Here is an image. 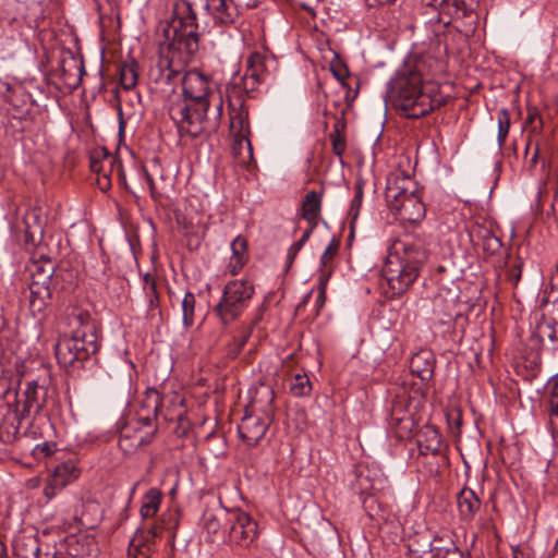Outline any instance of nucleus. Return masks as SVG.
<instances>
[{"mask_svg":"<svg viewBox=\"0 0 558 558\" xmlns=\"http://www.w3.org/2000/svg\"><path fill=\"white\" fill-rule=\"evenodd\" d=\"M53 272L54 267L50 262L45 264L34 263L31 268L32 280L29 286L50 288Z\"/></svg>","mask_w":558,"mask_h":558,"instance_id":"nucleus-34","label":"nucleus"},{"mask_svg":"<svg viewBox=\"0 0 558 558\" xmlns=\"http://www.w3.org/2000/svg\"><path fill=\"white\" fill-rule=\"evenodd\" d=\"M85 74L84 62L74 54L63 58L58 69V77L64 90L72 92L76 89Z\"/></svg>","mask_w":558,"mask_h":558,"instance_id":"nucleus-18","label":"nucleus"},{"mask_svg":"<svg viewBox=\"0 0 558 558\" xmlns=\"http://www.w3.org/2000/svg\"><path fill=\"white\" fill-rule=\"evenodd\" d=\"M302 246V241H296L289 247L287 258L290 264L294 260Z\"/></svg>","mask_w":558,"mask_h":558,"instance_id":"nucleus-64","label":"nucleus"},{"mask_svg":"<svg viewBox=\"0 0 558 558\" xmlns=\"http://www.w3.org/2000/svg\"><path fill=\"white\" fill-rule=\"evenodd\" d=\"M78 324L71 336L61 337L54 348L58 363L63 367H81L98 349L96 327L87 312L74 316Z\"/></svg>","mask_w":558,"mask_h":558,"instance_id":"nucleus-3","label":"nucleus"},{"mask_svg":"<svg viewBox=\"0 0 558 558\" xmlns=\"http://www.w3.org/2000/svg\"><path fill=\"white\" fill-rule=\"evenodd\" d=\"M442 301H444V299L441 298V295H437L435 298V301H434L435 311L442 312L445 318H447V319H453L457 316V313L454 312V300H451L450 304H448L446 306V308H444V310L440 308Z\"/></svg>","mask_w":558,"mask_h":558,"instance_id":"nucleus-53","label":"nucleus"},{"mask_svg":"<svg viewBox=\"0 0 558 558\" xmlns=\"http://www.w3.org/2000/svg\"><path fill=\"white\" fill-rule=\"evenodd\" d=\"M436 359L428 349H422L410 360V371L423 381H428L434 376Z\"/></svg>","mask_w":558,"mask_h":558,"instance_id":"nucleus-22","label":"nucleus"},{"mask_svg":"<svg viewBox=\"0 0 558 558\" xmlns=\"http://www.w3.org/2000/svg\"><path fill=\"white\" fill-rule=\"evenodd\" d=\"M230 134H251L248 109L239 86H228Z\"/></svg>","mask_w":558,"mask_h":558,"instance_id":"nucleus-14","label":"nucleus"},{"mask_svg":"<svg viewBox=\"0 0 558 558\" xmlns=\"http://www.w3.org/2000/svg\"><path fill=\"white\" fill-rule=\"evenodd\" d=\"M116 156L110 154L106 148H99L90 155V170L95 172L98 178H101V173L106 172V168L112 170V166L116 162Z\"/></svg>","mask_w":558,"mask_h":558,"instance_id":"nucleus-36","label":"nucleus"},{"mask_svg":"<svg viewBox=\"0 0 558 558\" xmlns=\"http://www.w3.org/2000/svg\"><path fill=\"white\" fill-rule=\"evenodd\" d=\"M403 66L409 69L412 74L420 75L424 85L444 69L442 61L430 54H422L412 61H407Z\"/></svg>","mask_w":558,"mask_h":558,"instance_id":"nucleus-20","label":"nucleus"},{"mask_svg":"<svg viewBox=\"0 0 558 558\" xmlns=\"http://www.w3.org/2000/svg\"><path fill=\"white\" fill-rule=\"evenodd\" d=\"M232 154L238 163L247 167L253 161V147L250 140L251 134H234Z\"/></svg>","mask_w":558,"mask_h":558,"instance_id":"nucleus-30","label":"nucleus"},{"mask_svg":"<svg viewBox=\"0 0 558 558\" xmlns=\"http://www.w3.org/2000/svg\"><path fill=\"white\" fill-rule=\"evenodd\" d=\"M220 520L223 521V515L221 518L214 515L207 519L205 523L207 531L216 534L218 532V529L220 527Z\"/></svg>","mask_w":558,"mask_h":558,"instance_id":"nucleus-61","label":"nucleus"},{"mask_svg":"<svg viewBox=\"0 0 558 558\" xmlns=\"http://www.w3.org/2000/svg\"><path fill=\"white\" fill-rule=\"evenodd\" d=\"M143 291L147 300V312L154 315L160 307V295L158 292V282L154 274L146 272L143 276Z\"/></svg>","mask_w":558,"mask_h":558,"instance_id":"nucleus-31","label":"nucleus"},{"mask_svg":"<svg viewBox=\"0 0 558 558\" xmlns=\"http://www.w3.org/2000/svg\"><path fill=\"white\" fill-rule=\"evenodd\" d=\"M223 524L228 531L229 542L247 547L257 536V523L241 510L232 509L223 512Z\"/></svg>","mask_w":558,"mask_h":558,"instance_id":"nucleus-12","label":"nucleus"},{"mask_svg":"<svg viewBox=\"0 0 558 558\" xmlns=\"http://www.w3.org/2000/svg\"><path fill=\"white\" fill-rule=\"evenodd\" d=\"M428 251L421 240L404 238L392 243L381 274L393 296L405 293L417 279Z\"/></svg>","mask_w":558,"mask_h":558,"instance_id":"nucleus-2","label":"nucleus"},{"mask_svg":"<svg viewBox=\"0 0 558 558\" xmlns=\"http://www.w3.org/2000/svg\"><path fill=\"white\" fill-rule=\"evenodd\" d=\"M459 517L463 522H471L481 509L482 501L471 488L464 487L457 496Z\"/></svg>","mask_w":558,"mask_h":558,"instance_id":"nucleus-24","label":"nucleus"},{"mask_svg":"<svg viewBox=\"0 0 558 558\" xmlns=\"http://www.w3.org/2000/svg\"><path fill=\"white\" fill-rule=\"evenodd\" d=\"M205 9L216 24L225 26L234 24L240 14L232 0H213L205 3Z\"/></svg>","mask_w":558,"mask_h":558,"instance_id":"nucleus-21","label":"nucleus"},{"mask_svg":"<svg viewBox=\"0 0 558 558\" xmlns=\"http://www.w3.org/2000/svg\"><path fill=\"white\" fill-rule=\"evenodd\" d=\"M330 275L331 269H327L324 270L319 277V290L315 302L317 306L316 315L318 314L319 310L324 306L326 302V287Z\"/></svg>","mask_w":558,"mask_h":558,"instance_id":"nucleus-48","label":"nucleus"},{"mask_svg":"<svg viewBox=\"0 0 558 558\" xmlns=\"http://www.w3.org/2000/svg\"><path fill=\"white\" fill-rule=\"evenodd\" d=\"M56 451V444L45 441L34 447L32 454L36 460H41L50 457Z\"/></svg>","mask_w":558,"mask_h":558,"instance_id":"nucleus-50","label":"nucleus"},{"mask_svg":"<svg viewBox=\"0 0 558 558\" xmlns=\"http://www.w3.org/2000/svg\"><path fill=\"white\" fill-rule=\"evenodd\" d=\"M386 202L399 219L411 223L420 222L426 214L415 180L404 171L396 170L387 178Z\"/></svg>","mask_w":558,"mask_h":558,"instance_id":"nucleus-5","label":"nucleus"},{"mask_svg":"<svg viewBox=\"0 0 558 558\" xmlns=\"http://www.w3.org/2000/svg\"><path fill=\"white\" fill-rule=\"evenodd\" d=\"M8 116V128L13 134L23 133L31 124V113H7Z\"/></svg>","mask_w":558,"mask_h":558,"instance_id":"nucleus-41","label":"nucleus"},{"mask_svg":"<svg viewBox=\"0 0 558 558\" xmlns=\"http://www.w3.org/2000/svg\"><path fill=\"white\" fill-rule=\"evenodd\" d=\"M364 196V182L363 180H357L354 185V196L350 204L349 217L351 218V223L353 225L360 215V210L363 203Z\"/></svg>","mask_w":558,"mask_h":558,"instance_id":"nucleus-43","label":"nucleus"},{"mask_svg":"<svg viewBox=\"0 0 558 558\" xmlns=\"http://www.w3.org/2000/svg\"><path fill=\"white\" fill-rule=\"evenodd\" d=\"M426 9L436 12V15L429 19V22H436L448 26L453 20L465 17L472 11L466 0H425Z\"/></svg>","mask_w":558,"mask_h":558,"instance_id":"nucleus-16","label":"nucleus"},{"mask_svg":"<svg viewBox=\"0 0 558 558\" xmlns=\"http://www.w3.org/2000/svg\"><path fill=\"white\" fill-rule=\"evenodd\" d=\"M420 451L423 454L432 453L437 456L442 450V437L434 426H426L417 440Z\"/></svg>","mask_w":558,"mask_h":558,"instance_id":"nucleus-29","label":"nucleus"},{"mask_svg":"<svg viewBox=\"0 0 558 558\" xmlns=\"http://www.w3.org/2000/svg\"><path fill=\"white\" fill-rule=\"evenodd\" d=\"M426 85L422 84L420 75L402 66L388 82L385 100L400 114L409 119H415L416 106L421 102V96L425 94Z\"/></svg>","mask_w":558,"mask_h":558,"instance_id":"nucleus-7","label":"nucleus"},{"mask_svg":"<svg viewBox=\"0 0 558 558\" xmlns=\"http://www.w3.org/2000/svg\"><path fill=\"white\" fill-rule=\"evenodd\" d=\"M24 7V2L20 0H2L0 2V21L7 23L17 21Z\"/></svg>","mask_w":558,"mask_h":558,"instance_id":"nucleus-38","label":"nucleus"},{"mask_svg":"<svg viewBox=\"0 0 558 558\" xmlns=\"http://www.w3.org/2000/svg\"><path fill=\"white\" fill-rule=\"evenodd\" d=\"M232 256L227 266L230 275H238L247 263V241L244 236L238 235L231 243Z\"/></svg>","mask_w":558,"mask_h":558,"instance_id":"nucleus-28","label":"nucleus"},{"mask_svg":"<svg viewBox=\"0 0 558 558\" xmlns=\"http://www.w3.org/2000/svg\"><path fill=\"white\" fill-rule=\"evenodd\" d=\"M427 546L429 547V553H432V558H462V551L457 546L450 532L435 535Z\"/></svg>","mask_w":558,"mask_h":558,"instance_id":"nucleus-23","label":"nucleus"},{"mask_svg":"<svg viewBox=\"0 0 558 558\" xmlns=\"http://www.w3.org/2000/svg\"><path fill=\"white\" fill-rule=\"evenodd\" d=\"M449 100L448 96L439 93L438 88L426 84L425 94L421 96V102L415 107V119L422 118L429 112L446 106Z\"/></svg>","mask_w":558,"mask_h":558,"instance_id":"nucleus-25","label":"nucleus"},{"mask_svg":"<svg viewBox=\"0 0 558 558\" xmlns=\"http://www.w3.org/2000/svg\"><path fill=\"white\" fill-rule=\"evenodd\" d=\"M119 78L123 89L130 90L137 85L138 64L134 59L124 61L119 65Z\"/></svg>","mask_w":558,"mask_h":558,"instance_id":"nucleus-35","label":"nucleus"},{"mask_svg":"<svg viewBox=\"0 0 558 558\" xmlns=\"http://www.w3.org/2000/svg\"><path fill=\"white\" fill-rule=\"evenodd\" d=\"M482 247L487 255H495L501 251V240L496 236L490 230L485 229L482 234Z\"/></svg>","mask_w":558,"mask_h":558,"instance_id":"nucleus-45","label":"nucleus"},{"mask_svg":"<svg viewBox=\"0 0 558 558\" xmlns=\"http://www.w3.org/2000/svg\"><path fill=\"white\" fill-rule=\"evenodd\" d=\"M51 299V288L29 286V310L35 316L46 308Z\"/></svg>","mask_w":558,"mask_h":558,"instance_id":"nucleus-33","label":"nucleus"},{"mask_svg":"<svg viewBox=\"0 0 558 558\" xmlns=\"http://www.w3.org/2000/svg\"><path fill=\"white\" fill-rule=\"evenodd\" d=\"M345 119H344V112H341L340 116H336V121L333 123V130L330 134H344L345 131Z\"/></svg>","mask_w":558,"mask_h":558,"instance_id":"nucleus-60","label":"nucleus"},{"mask_svg":"<svg viewBox=\"0 0 558 558\" xmlns=\"http://www.w3.org/2000/svg\"><path fill=\"white\" fill-rule=\"evenodd\" d=\"M414 400L403 389L391 402L390 425L399 437L409 436L416 425Z\"/></svg>","mask_w":558,"mask_h":558,"instance_id":"nucleus-13","label":"nucleus"},{"mask_svg":"<svg viewBox=\"0 0 558 558\" xmlns=\"http://www.w3.org/2000/svg\"><path fill=\"white\" fill-rule=\"evenodd\" d=\"M527 128H529L530 135H529V140L526 142V145H525V150H524L525 156L527 155L530 147L532 145V136L539 135L543 131V128H544L543 118L539 119L538 121H536L534 124L529 125Z\"/></svg>","mask_w":558,"mask_h":558,"instance_id":"nucleus-55","label":"nucleus"},{"mask_svg":"<svg viewBox=\"0 0 558 558\" xmlns=\"http://www.w3.org/2000/svg\"><path fill=\"white\" fill-rule=\"evenodd\" d=\"M255 294L254 283L247 279L230 280L222 290L214 313L222 326H228L240 319Z\"/></svg>","mask_w":558,"mask_h":558,"instance_id":"nucleus-9","label":"nucleus"},{"mask_svg":"<svg viewBox=\"0 0 558 558\" xmlns=\"http://www.w3.org/2000/svg\"><path fill=\"white\" fill-rule=\"evenodd\" d=\"M322 202H323V192L310 191L305 194L301 209L300 216L307 221L312 227H317L320 219L322 211Z\"/></svg>","mask_w":558,"mask_h":558,"instance_id":"nucleus-26","label":"nucleus"},{"mask_svg":"<svg viewBox=\"0 0 558 558\" xmlns=\"http://www.w3.org/2000/svg\"><path fill=\"white\" fill-rule=\"evenodd\" d=\"M161 527L167 531H174L179 526V513L177 510H167L160 518Z\"/></svg>","mask_w":558,"mask_h":558,"instance_id":"nucleus-47","label":"nucleus"},{"mask_svg":"<svg viewBox=\"0 0 558 558\" xmlns=\"http://www.w3.org/2000/svg\"><path fill=\"white\" fill-rule=\"evenodd\" d=\"M0 96L8 104L7 113H31L34 106L31 95L19 82L0 78Z\"/></svg>","mask_w":558,"mask_h":558,"instance_id":"nucleus-17","label":"nucleus"},{"mask_svg":"<svg viewBox=\"0 0 558 558\" xmlns=\"http://www.w3.org/2000/svg\"><path fill=\"white\" fill-rule=\"evenodd\" d=\"M497 123H498V133H497L498 147L502 148L505 146L507 136L509 134L510 125H511L510 112L507 108H501L497 111Z\"/></svg>","mask_w":558,"mask_h":558,"instance_id":"nucleus-40","label":"nucleus"},{"mask_svg":"<svg viewBox=\"0 0 558 558\" xmlns=\"http://www.w3.org/2000/svg\"><path fill=\"white\" fill-rule=\"evenodd\" d=\"M63 487L60 485V483H57L52 477L48 476L46 484L43 489V494L47 501L53 499Z\"/></svg>","mask_w":558,"mask_h":558,"instance_id":"nucleus-51","label":"nucleus"},{"mask_svg":"<svg viewBox=\"0 0 558 558\" xmlns=\"http://www.w3.org/2000/svg\"><path fill=\"white\" fill-rule=\"evenodd\" d=\"M162 501V493L156 487L149 488L142 498L140 514L142 519L154 518L159 511Z\"/></svg>","mask_w":558,"mask_h":558,"instance_id":"nucleus-32","label":"nucleus"},{"mask_svg":"<svg viewBox=\"0 0 558 558\" xmlns=\"http://www.w3.org/2000/svg\"><path fill=\"white\" fill-rule=\"evenodd\" d=\"M64 488L78 477V470L71 460L58 464L49 475Z\"/></svg>","mask_w":558,"mask_h":558,"instance_id":"nucleus-37","label":"nucleus"},{"mask_svg":"<svg viewBox=\"0 0 558 558\" xmlns=\"http://www.w3.org/2000/svg\"><path fill=\"white\" fill-rule=\"evenodd\" d=\"M116 175V171L113 169L110 171V168H106V172L101 173V178H98V184L101 190H108L111 186V181Z\"/></svg>","mask_w":558,"mask_h":558,"instance_id":"nucleus-57","label":"nucleus"},{"mask_svg":"<svg viewBox=\"0 0 558 558\" xmlns=\"http://www.w3.org/2000/svg\"><path fill=\"white\" fill-rule=\"evenodd\" d=\"M13 550L17 558H38L40 545L37 535L19 534L13 541Z\"/></svg>","mask_w":558,"mask_h":558,"instance_id":"nucleus-27","label":"nucleus"},{"mask_svg":"<svg viewBox=\"0 0 558 558\" xmlns=\"http://www.w3.org/2000/svg\"><path fill=\"white\" fill-rule=\"evenodd\" d=\"M548 408L551 415V425L558 432V374L550 381Z\"/></svg>","mask_w":558,"mask_h":558,"instance_id":"nucleus-42","label":"nucleus"},{"mask_svg":"<svg viewBox=\"0 0 558 558\" xmlns=\"http://www.w3.org/2000/svg\"><path fill=\"white\" fill-rule=\"evenodd\" d=\"M161 393L155 388H148L141 401L134 422L125 425L120 432L119 446L125 452L150 444L158 430Z\"/></svg>","mask_w":558,"mask_h":558,"instance_id":"nucleus-4","label":"nucleus"},{"mask_svg":"<svg viewBox=\"0 0 558 558\" xmlns=\"http://www.w3.org/2000/svg\"><path fill=\"white\" fill-rule=\"evenodd\" d=\"M112 169L113 171H116L113 180H117L119 184L124 185L126 187V178L120 159L116 158V162L113 163Z\"/></svg>","mask_w":558,"mask_h":558,"instance_id":"nucleus-58","label":"nucleus"},{"mask_svg":"<svg viewBox=\"0 0 558 558\" xmlns=\"http://www.w3.org/2000/svg\"><path fill=\"white\" fill-rule=\"evenodd\" d=\"M179 82L182 85L183 98L177 101L185 104L216 107L218 97H221L214 88L213 81L197 70H192L181 74Z\"/></svg>","mask_w":558,"mask_h":558,"instance_id":"nucleus-11","label":"nucleus"},{"mask_svg":"<svg viewBox=\"0 0 558 558\" xmlns=\"http://www.w3.org/2000/svg\"><path fill=\"white\" fill-rule=\"evenodd\" d=\"M202 35L197 13L190 0H174L171 20L162 27L165 41L173 56L159 57L148 70L149 82L162 92L173 90L183 72V65L189 63L198 50Z\"/></svg>","mask_w":558,"mask_h":558,"instance_id":"nucleus-1","label":"nucleus"},{"mask_svg":"<svg viewBox=\"0 0 558 558\" xmlns=\"http://www.w3.org/2000/svg\"><path fill=\"white\" fill-rule=\"evenodd\" d=\"M339 247H340V241L336 238H332L320 256V264L324 268H326L328 266V264L337 255Z\"/></svg>","mask_w":558,"mask_h":558,"instance_id":"nucleus-49","label":"nucleus"},{"mask_svg":"<svg viewBox=\"0 0 558 558\" xmlns=\"http://www.w3.org/2000/svg\"><path fill=\"white\" fill-rule=\"evenodd\" d=\"M195 294L186 291L181 300L182 324L189 329L195 324Z\"/></svg>","mask_w":558,"mask_h":558,"instance_id":"nucleus-39","label":"nucleus"},{"mask_svg":"<svg viewBox=\"0 0 558 558\" xmlns=\"http://www.w3.org/2000/svg\"><path fill=\"white\" fill-rule=\"evenodd\" d=\"M248 337H250V333H244V335L235 338L234 341L229 347L228 355L231 357H236L243 350Z\"/></svg>","mask_w":558,"mask_h":558,"instance_id":"nucleus-54","label":"nucleus"},{"mask_svg":"<svg viewBox=\"0 0 558 558\" xmlns=\"http://www.w3.org/2000/svg\"><path fill=\"white\" fill-rule=\"evenodd\" d=\"M267 58L265 54L254 51L246 60V69L240 82H234L231 86H239L242 94L251 95L265 82L267 70Z\"/></svg>","mask_w":558,"mask_h":558,"instance_id":"nucleus-15","label":"nucleus"},{"mask_svg":"<svg viewBox=\"0 0 558 558\" xmlns=\"http://www.w3.org/2000/svg\"><path fill=\"white\" fill-rule=\"evenodd\" d=\"M522 275V262L520 259L517 260L514 265H512L508 271H507V278L508 280L513 284L517 286L518 282L521 279Z\"/></svg>","mask_w":558,"mask_h":558,"instance_id":"nucleus-56","label":"nucleus"},{"mask_svg":"<svg viewBox=\"0 0 558 558\" xmlns=\"http://www.w3.org/2000/svg\"><path fill=\"white\" fill-rule=\"evenodd\" d=\"M331 72L335 75V77L341 83L344 82L349 74L347 66L342 64H332Z\"/></svg>","mask_w":558,"mask_h":558,"instance_id":"nucleus-59","label":"nucleus"},{"mask_svg":"<svg viewBox=\"0 0 558 558\" xmlns=\"http://www.w3.org/2000/svg\"><path fill=\"white\" fill-rule=\"evenodd\" d=\"M446 418L448 423V427L450 433L453 436H459L461 434L462 426V414L458 409H453L446 413Z\"/></svg>","mask_w":558,"mask_h":558,"instance_id":"nucleus-46","label":"nucleus"},{"mask_svg":"<svg viewBox=\"0 0 558 558\" xmlns=\"http://www.w3.org/2000/svg\"><path fill=\"white\" fill-rule=\"evenodd\" d=\"M49 384L50 374L46 367H41L40 374L36 378L27 379L22 393L23 398L16 399L14 403V416L19 425L23 420L38 415L44 409Z\"/></svg>","mask_w":558,"mask_h":558,"instance_id":"nucleus-10","label":"nucleus"},{"mask_svg":"<svg viewBox=\"0 0 558 558\" xmlns=\"http://www.w3.org/2000/svg\"><path fill=\"white\" fill-rule=\"evenodd\" d=\"M145 179H146V182L148 184V187H149V192H150V195L151 197L157 201L160 196H161V193H159L157 191V187L155 185V182L153 180V177L147 172L145 171Z\"/></svg>","mask_w":558,"mask_h":558,"instance_id":"nucleus-62","label":"nucleus"},{"mask_svg":"<svg viewBox=\"0 0 558 558\" xmlns=\"http://www.w3.org/2000/svg\"><path fill=\"white\" fill-rule=\"evenodd\" d=\"M539 119H542V116L539 114V112L535 108L529 109L527 110V116H526V119H525V122H524V126L527 128L529 125L534 124Z\"/></svg>","mask_w":558,"mask_h":558,"instance_id":"nucleus-63","label":"nucleus"},{"mask_svg":"<svg viewBox=\"0 0 558 558\" xmlns=\"http://www.w3.org/2000/svg\"><path fill=\"white\" fill-rule=\"evenodd\" d=\"M160 402V415L167 422H181L186 414L185 399L177 391H162Z\"/></svg>","mask_w":558,"mask_h":558,"instance_id":"nucleus-19","label":"nucleus"},{"mask_svg":"<svg viewBox=\"0 0 558 558\" xmlns=\"http://www.w3.org/2000/svg\"><path fill=\"white\" fill-rule=\"evenodd\" d=\"M290 391L295 397H306L312 391V384L310 381V378L306 374H296L294 375Z\"/></svg>","mask_w":558,"mask_h":558,"instance_id":"nucleus-44","label":"nucleus"},{"mask_svg":"<svg viewBox=\"0 0 558 558\" xmlns=\"http://www.w3.org/2000/svg\"><path fill=\"white\" fill-rule=\"evenodd\" d=\"M209 108L210 106L172 101L168 113L174 122L180 137H207L215 133L220 125L223 108L222 97H218L213 117L208 116Z\"/></svg>","mask_w":558,"mask_h":558,"instance_id":"nucleus-6","label":"nucleus"},{"mask_svg":"<svg viewBox=\"0 0 558 558\" xmlns=\"http://www.w3.org/2000/svg\"><path fill=\"white\" fill-rule=\"evenodd\" d=\"M329 138L332 145L333 154L338 157H342L347 147L344 134H330Z\"/></svg>","mask_w":558,"mask_h":558,"instance_id":"nucleus-52","label":"nucleus"},{"mask_svg":"<svg viewBox=\"0 0 558 558\" xmlns=\"http://www.w3.org/2000/svg\"><path fill=\"white\" fill-rule=\"evenodd\" d=\"M274 400L275 392L266 385H262L252 397V409L262 412L265 417L245 414L241 420L238 426L239 435L248 447H255L264 438L271 422Z\"/></svg>","mask_w":558,"mask_h":558,"instance_id":"nucleus-8","label":"nucleus"}]
</instances>
